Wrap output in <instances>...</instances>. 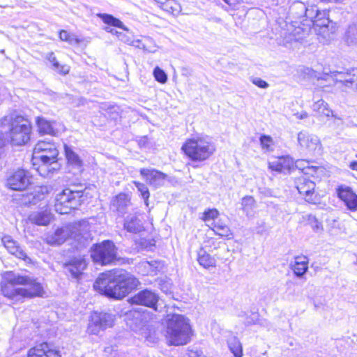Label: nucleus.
<instances>
[{
    "label": "nucleus",
    "mask_w": 357,
    "mask_h": 357,
    "mask_svg": "<svg viewBox=\"0 0 357 357\" xmlns=\"http://www.w3.org/2000/svg\"><path fill=\"white\" fill-rule=\"evenodd\" d=\"M137 278L125 270H113L102 273L93 287L107 297L121 299L139 285Z\"/></svg>",
    "instance_id": "obj_1"
},
{
    "label": "nucleus",
    "mask_w": 357,
    "mask_h": 357,
    "mask_svg": "<svg viewBox=\"0 0 357 357\" xmlns=\"http://www.w3.org/2000/svg\"><path fill=\"white\" fill-rule=\"evenodd\" d=\"M1 292L4 296L15 302L45 295L44 287L37 278L13 273L8 274L6 282L1 284Z\"/></svg>",
    "instance_id": "obj_2"
},
{
    "label": "nucleus",
    "mask_w": 357,
    "mask_h": 357,
    "mask_svg": "<svg viewBox=\"0 0 357 357\" xmlns=\"http://www.w3.org/2000/svg\"><path fill=\"white\" fill-rule=\"evenodd\" d=\"M31 125L21 115L9 114L0 119V149L10 144H26L31 137Z\"/></svg>",
    "instance_id": "obj_3"
},
{
    "label": "nucleus",
    "mask_w": 357,
    "mask_h": 357,
    "mask_svg": "<svg viewBox=\"0 0 357 357\" xmlns=\"http://www.w3.org/2000/svg\"><path fill=\"white\" fill-rule=\"evenodd\" d=\"M58 155L59 150L53 142L38 141L33 151V164L35 165L40 162L38 172L42 176L47 177L59 169Z\"/></svg>",
    "instance_id": "obj_4"
},
{
    "label": "nucleus",
    "mask_w": 357,
    "mask_h": 357,
    "mask_svg": "<svg viewBox=\"0 0 357 357\" xmlns=\"http://www.w3.org/2000/svg\"><path fill=\"white\" fill-rule=\"evenodd\" d=\"M192 336V329L188 318L179 314L168 316L165 331L168 345H185L190 342Z\"/></svg>",
    "instance_id": "obj_5"
},
{
    "label": "nucleus",
    "mask_w": 357,
    "mask_h": 357,
    "mask_svg": "<svg viewBox=\"0 0 357 357\" xmlns=\"http://www.w3.org/2000/svg\"><path fill=\"white\" fill-rule=\"evenodd\" d=\"M310 6H307L301 1H294L289 8V16L286 22V28L281 32V37L282 38V43L285 46H292L294 44L302 42L304 39H297V31H294L290 33L289 31V26L290 24H296L295 26H303V23L305 22V20L308 19V10Z\"/></svg>",
    "instance_id": "obj_6"
},
{
    "label": "nucleus",
    "mask_w": 357,
    "mask_h": 357,
    "mask_svg": "<svg viewBox=\"0 0 357 357\" xmlns=\"http://www.w3.org/2000/svg\"><path fill=\"white\" fill-rule=\"evenodd\" d=\"M184 153L192 161H204L215 151V146L208 136L188 139L181 147Z\"/></svg>",
    "instance_id": "obj_7"
},
{
    "label": "nucleus",
    "mask_w": 357,
    "mask_h": 357,
    "mask_svg": "<svg viewBox=\"0 0 357 357\" xmlns=\"http://www.w3.org/2000/svg\"><path fill=\"white\" fill-rule=\"evenodd\" d=\"M305 21L303 26H295L296 24H290L289 26L290 33H292L294 31H298L296 33L297 39L305 40L310 35L312 27L314 26L320 27L327 26L330 22L328 12L326 10H320L316 6H310L308 19H305Z\"/></svg>",
    "instance_id": "obj_8"
},
{
    "label": "nucleus",
    "mask_w": 357,
    "mask_h": 357,
    "mask_svg": "<svg viewBox=\"0 0 357 357\" xmlns=\"http://www.w3.org/2000/svg\"><path fill=\"white\" fill-rule=\"evenodd\" d=\"M82 191L65 189L56 195L55 211L60 214H67L72 209H75L81 204Z\"/></svg>",
    "instance_id": "obj_9"
},
{
    "label": "nucleus",
    "mask_w": 357,
    "mask_h": 357,
    "mask_svg": "<svg viewBox=\"0 0 357 357\" xmlns=\"http://www.w3.org/2000/svg\"><path fill=\"white\" fill-rule=\"evenodd\" d=\"M91 257L98 264H110L116 259V248L112 241H104L91 248Z\"/></svg>",
    "instance_id": "obj_10"
},
{
    "label": "nucleus",
    "mask_w": 357,
    "mask_h": 357,
    "mask_svg": "<svg viewBox=\"0 0 357 357\" xmlns=\"http://www.w3.org/2000/svg\"><path fill=\"white\" fill-rule=\"evenodd\" d=\"M297 142L301 150L310 155H320L323 151L319 137L307 130H303L297 134Z\"/></svg>",
    "instance_id": "obj_11"
},
{
    "label": "nucleus",
    "mask_w": 357,
    "mask_h": 357,
    "mask_svg": "<svg viewBox=\"0 0 357 357\" xmlns=\"http://www.w3.org/2000/svg\"><path fill=\"white\" fill-rule=\"evenodd\" d=\"M114 316L106 312H93L89 321L87 332L89 334L98 335L101 331L113 326Z\"/></svg>",
    "instance_id": "obj_12"
},
{
    "label": "nucleus",
    "mask_w": 357,
    "mask_h": 357,
    "mask_svg": "<svg viewBox=\"0 0 357 357\" xmlns=\"http://www.w3.org/2000/svg\"><path fill=\"white\" fill-rule=\"evenodd\" d=\"M352 72H331V75H327L326 79L333 80V86L337 89H357V69L353 70Z\"/></svg>",
    "instance_id": "obj_13"
},
{
    "label": "nucleus",
    "mask_w": 357,
    "mask_h": 357,
    "mask_svg": "<svg viewBox=\"0 0 357 357\" xmlns=\"http://www.w3.org/2000/svg\"><path fill=\"white\" fill-rule=\"evenodd\" d=\"M31 183L30 173L22 169L15 171L7 178V186L13 190H24Z\"/></svg>",
    "instance_id": "obj_14"
},
{
    "label": "nucleus",
    "mask_w": 357,
    "mask_h": 357,
    "mask_svg": "<svg viewBox=\"0 0 357 357\" xmlns=\"http://www.w3.org/2000/svg\"><path fill=\"white\" fill-rule=\"evenodd\" d=\"M298 192L304 197L306 202L315 203L317 196L314 193L315 183L305 176L298 177L295 181Z\"/></svg>",
    "instance_id": "obj_15"
},
{
    "label": "nucleus",
    "mask_w": 357,
    "mask_h": 357,
    "mask_svg": "<svg viewBox=\"0 0 357 357\" xmlns=\"http://www.w3.org/2000/svg\"><path fill=\"white\" fill-rule=\"evenodd\" d=\"M159 301V296L154 291L149 289L142 290L130 298L132 304L142 305L157 311V303Z\"/></svg>",
    "instance_id": "obj_16"
},
{
    "label": "nucleus",
    "mask_w": 357,
    "mask_h": 357,
    "mask_svg": "<svg viewBox=\"0 0 357 357\" xmlns=\"http://www.w3.org/2000/svg\"><path fill=\"white\" fill-rule=\"evenodd\" d=\"M36 124L38 132L41 135L58 136L65 130V127L61 123L55 121H50L43 117H37Z\"/></svg>",
    "instance_id": "obj_17"
},
{
    "label": "nucleus",
    "mask_w": 357,
    "mask_h": 357,
    "mask_svg": "<svg viewBox=\"0 0 357 357\" xmlns=\"http://www.w3.org/2000/svg\"><path fill=\"white\" fill-rule=\"evenodd\" d=\"M139 172L146 182L154 188L163 185L167 176L165 173L155 169L142 168Z\"/></svg>",
    "instance_id": "obj_18"
},
{
    "label": "nucleus",
    "mask_w": 357,
    "mask_h": 357,
    "mask_svg": "<svg viewBox=\"0 0 357 357\" xmlns=\"http://www.w3.org/2000/svg\"><path fill=\"white\" fill-rule=\"evenodd\" d=\"M28 357H61V356L54 346L43 342L29 349Z\"/></svg>",
    "instance_id": "obj_19"
},
{
    "label": "nucleus",
    "mask_w": 357,
    "mask_h": 357,
    "mask_svg": "<svg viewBox=\"0 0 357 357\" xmlns=\"http://www.w3.org/2000/svg\"><path fill=\"white\" fill-rule=\"evenodd\" d=\"M71 229L69 225L63 226L58 228L52 234H49L45 237V241L51 245H61L64 243L66 239L71 237Z\"/></svg>",
    "instance_id": "obj_20"
},
{
    "label": "nucleus",
    "mask_w": 357,
    "mask_h": 357,
    "mask_svg": "<svg viewBox=\"0 0 357 357\" xmlns=\"http://www.w3.org/2000/svg\"><path fill=\"white\" fill-rule=\"evenodd\" d=\"M337 194L349 210H357V195L350 187L341 185L337 190Z\"/></svg>",
    "instance_id": "obj_21"
},
{
    "label": "nucleus",
    "mask_w": 357,
    "mask_h": 357,
    "mask_svg": "<svg viewBox=\"0 0 357 357\" xmlns=\"http://www.w3.org/2000/svg\"><path fill=\"white\" fill-rule=\"evenodd\" d=\"M87 264L84 257H76L64 264V266L72 277L78 278L86 268Z\"/></svg>",
    "instance_id": "obj_22"
},
{
    "label": "nucleus",
    "mask_w": 357,
    "mask_h": 357,
    "mask_svg": "<svg viewBox=\"0 0 357 357\" xmlns=\"http://www.w3.org/2000/svg\"><path fill=\"white\" fill-rule=\"evenodd\" d=\"M69 226L71 229V237L77 239V241H80L81 238L88 241L91 238L90 227L88 222L83 220L69 225Z\"/></svg>",
    "instance_id": "obj_23"
},
{
    "label": "nucleus",
    "mask_w": 357,
    "mask_h": 357,
    "mask_svg": "<svg viewBox=\"0 0 357 357\" xmlns=\"http://www.w3.org/2000/svg\"><path fill=\"white\" fill-rule=\"evenodd\" d=\"M2 243L6 250L12 255L19 259H25L26 255L20 247L18 243L10 236H5L2 238Z\"/></svg>",
    "instance_id": "obj_24"
},
{
    "label": "nucleus",
    "mask_w": 357,
    "mask_h": 357,
    "mask_svg": "<svg viewBox=\"0 0 357 357\" xmlns=\"http://www.w3.org/2000/svg\"><path fill=\"white\" fill-rule=\"evenodd\" d=\"M130 204L129 196L125 193H120L112 200V207L121 215L126 213L127 208Z\"/></svg>",
    "instance_id": "obj_25"
},
{
    "label": "nucleus",
    "mask_w": 357,
    "mask_h": 357,
    "mask_svg": "<svg viewBox=\"0 0 357 357\" xmlns=\"http://www.w3.org/2000/svg\"><path fill=\"white\" fill-rule=\"evenodd\" d=\"M291 268L297 277H303L308 269V259L307 257H296L294 263L291 264Z\"/></svg>",
    "instance_id": "obj_26"
},
{
    "label": "nucleus",
    "mask_w": 357,
    "mask_h": 357,
    "mask_svg": "<svg viewBox=\"0 0 357 357\" xmlns=\"http://www.w3.org/2000/svg\"><path fill=\"white\" fill-rule=\"evenodd\" d=\"M29 220L33 224L45 226L50 222L52 220V215L47 210L43 211H35L29 215Z\"/></svg>",
    "instance_id": "obj_27"
},
{
    "label": "nucleus",
    "mask_w": 357,
    "mask_h": 357,
    "mask_svg": "<svg viewBox=\"0 0 357 357\" xmlns=\"http://www.w3.org/2000/svg\"><path fill=\"white\" fill-rule=\"evenodd\" d=\"M314 112H317L320 116L326 117L333 116L339 121H342L340 118H337L333 114V111L328 107V105L322 99L315 101L312 106Z\"/></svg>",
    "instance_id": "obj_28"
},
{
    "label": "nucleus",
    "mask_w": 357,
    "mask_h": 357,
    "mask_svg": "<svg viewBox=\"0 0 357 357\" xmlns=\"http://www.w3.org/2000/svg\"><path fill=\"white\" fill-rule=\"evenodd\" d=\"M293 165V162L289 158L281 157L275 158L273 160L269 162V168L272 170L277 172H283L289 170Z\"/></svg>",
    "instance_id": "obj_29"
},
{
    "label": "nucleus",
    "mask_w": 357,
    "mask_h": 357,
    "mask_svg": "<svg viewBox=\"0 0 357 357\" xmlns=\"http://www.w3.org/2000/svg\"><path fill=\"white\" fill-rule=\"evenodd\" d=\"M124 228L129 232L139 233L144 230L142 222L137 216H128L124 222Z\"/></svg>",
    "instance_id": "obj_30"
},
{
    "label": "nucleus",
    "mask_w": 357,
    "mask_h": 357,
    "mask_svg": "<svg viewBox=\"0 0 357 357\" xmlns=\"http://www.w3.org/2000/svg\"><path fill=\"white\" fill-rule=\"evenodd\" d=\"M64 151L68 163L77 169H80L83 162L79 156L67 144H64Z\"/></svg>",
    "instance_id": "obj_31"
},
{
    "label": "nucleus",
    "mask_w": 357,
    "mask_h": 357,
    "mask_svg": "<svg viewBox=\"0 0 357 357\" xmlns=\"http://www.w3.org/2000/svg\"><path fill=\"white\" fill-rule=\"evenodd\" d=\"M158 262L156 261L151 262L148 261H142L137 265L138 272L144 275H153L158 271Z\"/></svg>",
    "instance_id": "obj_32"
},
{
    "label": "nucleus",
    "mask_w": 357,
    "mask_h": 357,
    "mask_svg": "<svg viewBox=\"0 0 357 357\" xmlns=\"http://www.w3.org/2000/svg\"><path fill=\"white\" fill-rule=\"evenodd\" d=\"M159 3L162 10L173 15H178L181 12V6L176 0L159 1Z\"/></svg>",
    "instance_id": "obj_33"
},
{
    "label": "nucleus",
    "mask_w": 357,
    "mask_h": 357,
    "mask_svg": "<svg viewBox=\"0 0 357 357\" xmlns=\"http://www.w3.org/2000/svg\"><path fill=\"white\" fill-rule=\"evenodd\" d=\"M197 261L199 265L205 268L215 267L216 264L215 258L211 257L203 248H201L198 252Z\"/></svg>",
    "instance_id": "obj_34"
},
{
    "label": "nucleus",
    "mask_w": 357,
    "mask_h": 357,
    "mask_svg": "<svg viewBox=\"0 0 357 357\" xmlns=\"http://www.w3.org/2000/svg\"><path fill=\"white\" fill-rule=\"evenodd\" d=\"M344 41L349 46L357 45V24L353 23L348 26L344 34Z\"/></svg>",
    "instance_id": "obj_35"
},
{
    "label": "nucleus",
    "mask_w": 357,
    "mask_h": 357,
    "mask_svg": "<svg viewBox=\"0 0 357 357\" xmlns=\"http://www.w3.org/2000/svg\"><path fill=\"white\" fill-rule=\"evenodd\" d=\"M47 59L52 63V68L54 71L63 75L69 73L70 69V66L66 64H60L53 52H50L47 54Z\"/></svg>",
    "instance_id": "obj_36"
},
{
    "label": "nucleus",
    "mask_w": 357,
    "mask_h": 357,
    "mask_svg": "<svg viewBox=\"0 0 357 357\" xmlns=\"http://www.w3.org/2000/svg\"><path fill=\"white\" fill-rule=\"evenodd\" d=\"M97 15L103 21L104 23L107 24V25L119 27L123 30L128 29L121 20L111 15L98 13Z\"/></svg>",
    "instance_id": "obj_37"
},
{
    "label": "nucleus",
    "mask_w": 357,
    "mask_h": 357,
    "mask_svg": "<svg viewBox=\"0 0 357 357\" xmlns=\"http://www.w3.org/2000/svg\"><path fill=\"white\" fill-rule=\"evenodd\" d=\"M242 210L246 215H252L253 211L256 207V202L252 196H245L241 200Z\"/></svg>",
    "instance_id": "obj_38"
},
{
    "label": "nucleus",
    "mask_w": 357,
    "mask_h": 357,
    "mask_svg": "<svg viewBox=\"0 0 357 357\" xmlns=\"http://www.w3.org/2000/svg\"><path fill=\"white\" fill-rule=\"evenodd\" d=\"M59 38L71 45H77L81 43V40L74 33H71L66 30L59 31Z\"/></svg>",
    "instance_id": "obj_39"
},
{
    "label": "nucleus",
    "mask_w": 357,
    "mask_h": 357,
    "mask_svg": "<svg viewBox=\"0 0 357 357\" xmlns=\"http://www.w3.org/2000/svg\"><path fill=\"white\" fill-rule=\"evenodd\" d=\"M228 345L230 351L232 352L235 357H242V345L237 337H234L230 340H229Z\"/></svg>",
    "instance_id": "obj_40"
},
{
    "label": "nucleus",
    "mask_w": 357,
    "mask_h": 357,
    "mask_svg": "<svg viewBox=\"0 0 357 357\" xmlns=\"http://www.w3.org/2000/svg\"><path fill=\"white\" fill-rule=\"evenodd\" d=\"M305 219L307 224L311 226L314 231L317 232L322 230L323 227L321 223L314 215L312 214L307 215Z\"/></svg>",
    "instance_id": "obj_41"
},
{
    "label": "nucleus",
    "mask_w": 357,
    "mask_h": 357,
    "mask_svg": "<svg viewBox=\"0 0 357 357\" xmlns=\"http://www.w3.org/2000/svg\"><path fill=\"white\" fill-rule=\"evenodd\" d=\"M212 230L220 236L228 237L231 235V231L229 227L226 225L217 223L214 225V228Z\"/></svg>",
    "instance_id": "obj_42"
},
{
    "label": "nucleus",
    "mask_w": 357,
    "mask_h": 357,
    "mask_svg": "<svg viewBox=\"0 0 357 357\" xmlns=\"http://www.w3.org/2000/svg\"><path fill=\"white\" fill-rule=\"evenodd\" d=\"M260 144L264 151H270L273 149V140L271 137L262 135L260 137Z\"/></svg>",
    "instance_id": "obj_43"
},
{
    "label": "nucleus",
    "mask_w": 357,
    "mask_h": 357,
    "mask_svg": "<svg viewBox=\"0 0 357 357\" xmlns=\"http://www.w3.org/2000/svg\"><path fill=\"white\" fill-rule=\"evenodd\" d=\"M133 183L137 188L138 191L140 192L141 196L144 199L146 204L148 205L147 200L149 197L150 194L146 185L138 181H134Z\"/></svg>",
    "instance_id": "obj_44"
},
{
    "label": "nucleus",
    "mask_w": 357,
    "mask_h": 357,
    "mask_svg": "<svg viewBox=\"0 0 357 357\" xmlns=\"http://www.w3.org/2000/svg\"><path fill=\"white\" fill-rule=\"evenodd\" d=\"M302 172L305 175L314 176L319 172H323V168L316 166H306L302 168Z\"/></svg>",
    "instance_id": "obj_45"
},
{
    "label": "nucleus",
    "mask_w": 357,
    "mask_h": 357,
    "mask_svg": "<svg viewBox=\"0 0 357 357\" xmlns=\"http://www.w3.org/2000/svg\"><path fill=\"white\" fill-rule=\"evenodd\" d=\"M153 75L155 79L160 83H165L167 76L165 71L159 67H155L153 70Z\"/></svg>",
    "instance_id": "obj_46"
},
{
    "label": "nucleus",
    "mask_w": 357,
    "mask_h": 357,
    "mask_svg": "<svg viewBox=\"0 0 357 357\" xmlns=\"http://www.w3.org/2000/svg\"><path fill=\"white\" fill-rule=\"evenodd\" d=\"M219 215V212L216 209H209L205 211L203 214L202 219L204 221H208L210 220H214Z\"/></svg>",
    "instance_id": "obj_47"
},
{
    "label": "nucleus",
    "mask_w": 357,
    "mask_h": 357,
    "mask_svg": "<svg viewBox=\"0 0 357 357\" xmlns=\"http://www.w3.org/2000/svg\"><path fill=\"white\" fill-rule=\"evenodd\" d=\"M251 80L252 82L257 87L267 88L269 86L268 84L266 82L264 81L259 77H252Z\"/></svg>",
    "instance_id": "obj_48"
},
{
    "label": "nucleus",
    "mask_w": 357,
    "mask_h": 357,
    "mask_svg": "<svg viewBox=\"0 0 357 357\" xmlns=\"http://www.w3.org/2000/svg\"><path fill=\"white\" fill-rule=\"evenodd\" d=\"M207 243L208 245H206L205 246L206 247H208L209 248H211L212 246L213 247V249L215 250L217 248H219L220 246V242H217L215 240H214L213 238H210L208 241H207Z\"/></svg>",
    "instance_id": "obj_49"
},
{
    "label": "nucleus",
    "mask_w": 357,
    "mask_h": 357,
    "mask_svg": "<svg viewBox=\"0 0 357 357\" xmlns=\"http://www.w3.org/2000/svg\"><path fill=\"white\" fill-rule=\"evenodd\" d=\"M105 31L108 32V33H110L113 35H116L120 39L122 40V38H121V35H122V33L121 32H119L118 31H116V29H113V28H111L109 26H106L104 28Z\"/></svg>",
    "instance_id": "obj_50"
},
{
    "label": "nucleus",
    "mask_w": 357,
    "mask_h": 357,
    "mask_svg": "<svg viewBox=\"0 0 357 357\" xmlns=\"http://www.w3.org/2000/svg\"><path fill=\"white\" fill-rule=\"evenodd\" d=\"M294 116L297 119H304L308 116V114L305 111H301V112L294 113Z\"/></svg>",
    "instance_id": "obj_51"
},
{
    "label": "nucleus",
    "mask_w": 357,
    "mask_h": 357,
    "mask_svg": "<svg viewBox=\"0 0 357 357\" xmlns=\"http://www.w3.org/2000/svg\"><path fill=\"white\" fill-rule=\"evenodd\" d=\"M223 1L231 7H235L237 4H238L241 1V0H223Z\"/></svg>",
    "instance_id": "obj_52"
},
{
    "label": "nucleus",
    "mask_w": 357,
    "mask_h": 357,
    "mask_svg": "<svg viewBox=\"0 0 357 357\" xmlns=\"http://www.w3.org/2000/svg\"><path fill=\"white\" fill-rule=\"evenodd\" d=\"M349 167L353 170L357 171V160L351 162L349 164Z\"/></svg>",
    "instance_id": "obj_53"
},
{
    "label": "nucleus",
    "mask_w": 357,
    "mask_h": 357,
    "mask_svg": "<svg viewBox=\"0 0 357 357\" xmlns=\"http://www.w3.org/2000/svg\"><path fill=\"white\" fill-rule=\"evenodd\" d=\"M304 162H305V161H303V160L296 161V165L298 167H301V166H303V163H304ZM305 163H308V162H305Z\"/></svg>",
    "instance_id": "obj_54"
}]
</instances>
